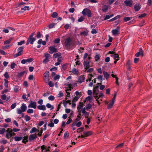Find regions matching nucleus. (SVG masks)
I'll return each mask as SVG.
<instances>
[{
  "label": "nucleus",
  "mask_w": 152,
  "mask_h": 152,
  "mask_svg": "<svg viewBox=\"0 0 152 152\" xmlns=\"http://www.w3.org/2000/svg\"><path fill=\"white\" fill-rule=\"evenodd\" d=\"M143 52L142 48L139 49V51L137 52L135 55V56L136 57H138L140 55H143Z\"/></svg>",
  "instance_id": "nucleus-12"
},
{
  "label": "nucleus",
  "mask_w": 152,
  "mask_h": 152,
  "mask_svg": "<svg viewBox=\"0 0 152 152\" xmlns=\"http://www.w3.org/2000/svg\"><path fill=\"white\" fill-rule=\"evenodd\" d=\"M41 37V34H40V32L39 31H38L37 33V35L36 36L37 37V38H40Z\"/></svg>",
  "instance_id": "nucleus-64"
},
{
  "label": "nucleus",
  "mask_w": 152,
  "mask_h": 152,
  "mask_svg": "<svg viewBox=\"0 0 152 152\" xmlns=\"http://www.w3.org/2000/svg\"><path fill=\"white\" fill-rule=\"evenodd\" d=\"M20 108L24 112L26 110L27 107L25 104L23 103L21 104V106L20 107Z\"/></svg>",
  "instance_id": "nucleus-18"
},
{
  "label": "nucleus",
  "mask_w": 152,
  "mask_h": 152,
  "mask_svg": "<svg viewBox=\"0 0 152 152\" xmlns=\"http://www.w3.org/2000/svg\"><path fill=\"white\" fill-rule=\"evenodd\" d=\"M43 75L44 77V79L45 83H47L48 82L49 80V72L48 71H46L43 74Z\"/></svg>",
  "instance_id": "nucleus-5"
},
{
  "label": "nucleus",
  "mask_w": 152,
  "mask_h": 152,
  "mask_svg": "<svg viewBox=\"0 0 152 152\" xmlns=\"http://www.w3.org/2000/svg\"><path fill=\"white\" fill-rule=\"evenodd\" d=\"M131 19V18L129 17H125L124 18V20L125 22H127L130 20Z\"/></svg>",
  "instance_id": "nucleus-39"
},
{
  "label": "nucleus",
  "mask_w": 152,
  "mask_h": 152,
  "mask_svg": "<svg viewBox=\"0 0 152 152\" xmlns=\"http://www.w3.org/2000/svg\"><path fill=\"white\" fill-rule=\"evenodd\" d=\"M92 132L91 131H85L83 132V134L84 135L85 137H87L91 135L92 134Z\"/></svg>",
  "instance_id": "nucleus-17"
},
{
  "label": "nucleus",
  "mask_w": 152,
  "mask_h": 152,
  "mask_svg": "<svg viewBox=\"0 0 152 152\" xmlns=\"http://www.w3.org/2000/svg\"><path fill=\"white\" fill-rule=\"evenodd\" d=\"M7 98V96L5 94H3L1 96V98L3 100H5Z\"/></svg>",
  "instance_id": "nucleus-43"
},
{
  "label": "nucleus",
  "mask_w": 152,
  "mask_h": 152,
  "mask_svg": "<svg viewBox=\"0 0 152 152\" xmlns=\"http://www.w3.org/2000/svg\"><path fill=\"white\" fill-rule=\"evenodd\" d=\"M60 41V39L58 38H56L54 40V42L55 44H57L59 43Z\"/></svg>",
  "instance_id": "nucleus-55"
},
{
  "label": "nucleus",
  "mask_w": 152,
  "mask_h": 152,
  "mask_svg": "<svg viewBox=\"0 0 152 152\" xmlns=\"http://www.w3.org/2000/svg\"><path fill=\"white\" fill-rule=\"evenodd\" d=\"M25 119L26 121L27 122L31 119V118L30 116L26 115L25 116Z\"/></svg>",
  "instance_id": "nucleus-37"
},
{
  "label": "nucleus",
  "mask_w": 152,
  "mask_h": 152,
  "mask_svg": "<svg viewBox=\"0 0 152 152\" xmlns=\"http://www.w3.org/2000/svg\"><path fill=\"white\" fill-rule=\"evenodd\" d=\"M36 40V39L35 37H29L27 40L26 45H28L30 43L31 44H33L34 42Z\"/></svg>",
  "instance_id": "nucleus-6"
},
{
  "label": "nucleus",
  "mask_w": 152,
  "mask_h": 152,
  "mask_svg": "<svg viewBox=\"0 0 152 152\" xmlns=\"http://www.w3.org/2000/svg\"><path fill=\"white\" fill-rule=\"evenodd\" d=\"M4 86L6 88H7L8 87V83H9L8 81V80L7 79H4Z\"/></svg>",
  "instance_id": "nucleus-30"
},
{
  "label": "nucleus",
  "mask_w": 152,
  "mask_h": 152,
  "mask_svg": "<svg viewBox=\"0 0 152 152\" xmlns=\"http://www.w3.org/2000/svg\"><path fill=\"white\" fill-rule=\"evenodd\" d=\"M17 105V103L15 102L12 104L10 107V108L11 109H14L16 106Z\"/></svg>",
  "instance_id": "nucleus-41"
},
{
  "label": "nucleus",
  "mask_w": 152,
  "mask_h": 152,
  "mask_svg": "<svg viewBox=\"0 0 152 152\" xmlns=\"http://www.w3.org/2000/svg\"><path fill=\"white\" fill-rule=\"evenodd\" d=\"M7 142V141L6 140H4L0 141V143L3 144H5Z\"/></svg>",
  "instance_id": "nucleus-49"
},
{
  "label": "nucleus",
  "mask_w": 152,
  "mask_h": 152,
  "mask_svg": "<svg viewBox=\"0 0 152 152\" xmlns=\"http://www.w3.org/2000/svg\"><path fill=\"white\" fill-rule=\"evenodd\" d=\"M69 136V134L68 133V132H65L64 134V138H65L66 137H68Z\"/></svg>",
  "instance_id": "nucleus-59"
},
{
  "label": "nucleus",
  "mask_w": 152,
  "mask_h": 152,
  "mask_svg": "<svg viewBox=\"0 0 152 152\" xmlns=\"http://www.w3.org/2000/svg\"><path fill=\"white\" fill-rule=\"evenodd\" d=\"M61 53H58L54 54L53 55V57L55 58L59 57L61 56Z\"/></svg>",
  "instance_id": "nucleus-32"
},
{
  "label": "nucleus",
  "mask_w": 152,
  "mask_h": 152,
  "mask_svg": "<svg viewBox=\"0 0 152 152\" xmlns=\"http://www.w3.org/2000/svg\"><path fill=\"white\" fill-rule=\"evenodd\" d=\"M82 13L83 15H86L88 17L90 18L91 17V11L88 8L84 9L82 11Z\"/></svg>",
  "instance_id": "nucleus-1"
},
{
  "label": "nucleus",
  "mask_w": 152,
  "mask_h": 152,
  "mask_svg": "<svg viewBox=\"0 0 152 152\" xmlns=\"http://www.w3.org/2000/svg\"><path fill=\"white\" fill-rule=\"evenodd\" d=\"M112 32L113 35L115 36L119 34V31L115 29L113 30Z\"/></svg>",
  "instance_id": "nucleus-23"
},
{
  "label": "nucleus",
  "mask_w": 152,
  "mask_h": 152,
  "mask_svg": "<svg viewBox=\"0 0 152 152\" xmlns=\"http://www.w3.org/2000/svg\"><path fill=\"white\" fill-rule=\"evenodd\" d=\"M6 132L7 133L5 136V137L7 139H9L12 137L11 129L10 128H8Z\"/></svg>",
  "instance_id": "nucleus-7"
},
{
  "label": "nucleus",
  "mask_w": 152,
  "mask_h": 152,
  "mask_svg": "<svg viewBox=\"0 0 152 152\" xmlns=\"http://www.w3.org/2000/svg\"><path fill=\"white\" fill-rule=\"evenodd\" d=\"M25 42V41L24 40H23L20 42H18V45L19 46L23 44H24Z\"/></svg>",
  "instance_id": "nucleus-44"
},
{
  "label": "nucleus",
  "mask_w": 152,
  "mask_h": 152,
  "mask_svg": "<svg viewBox=\"0 0 152 152\" xmlns=\"http://www.w3.org/2000/svg\"><path fill=\"white\" fill-rule=\"evenodd\" d=\"M14 91L15 92V93L17 92L19 90L18 86H15V87H14Z\"/></svg>",
  "instance_id": "nucleus-52"
},
{
  "label": "nucleus",
  "mask_w": 152,
  "mask_h": 152,
  "mask_svg": "<svg viewBox=\"0 0 152 152\" xmlns=\"http://www.w3.org/2000/svg\"><path fill=\"white\" fill-rule=\"evenodd\" d=\"M26 72L25 71H23L22 72H19L18 73L17 75V77L18 78L21 77Z\"/></svg>",
  "instance_id": "nucleus-24"
},
{
  "label": "nucleus",
  "mask_w": 152,
  "mask_h": 152,
  "mask_svg": "<svg viewBox=\"0 0 152 152\" xmlns=\"http://www.w3.org/2000/svg\"><path fill=\"white\" fill-rule=\"evenodd\" d=\"M37 129L35 127H33L32 128L31 131H30V133L31 134L34 132L37 131Z\"/></svg>",
  "instance_id": "nucleus-40"
},
{
  "label": "nucleus",
  "mask_w": 152,
  "mask_h": 152,
  "mask_svg": "<svg viewBox=\"0 0 152 152\" xmlns=\"http://www.w3.org/2000/svg\"><path fill=\"white\" fill-rule=\"evenodd\" d=\"M111 56L113 57L114 59H116L118 57V55L116 53H115L113 55H111Z\"/></svg>",
  "instance_id": "nucleus-56"
},
{
  "label": "nucleus",
  "mask_w": 152,
  "mask_h": 152,
  "mask_svg": "<svg viewBox=\"0 0 152 152\" xmlns=\"http://www.w3.org/2000/svg\"><path fill=\"white\" fill-rule=\"evenodd\" d=\"M33 60L32 58H30L26 59V63L27 62L30 63L33 61Z\"/></svg>",
  "instance_id": "nucleus-51"
},
{
  "label": "nucleus",
  "mask_w": 152,
  "mask_h": 152,
  "mask_svg": "<svg viewBox=\"0 0 152 152\" xmlns=\"http://www.w3.org/2000/svg\"><path fill=\"white\" fill-rule=\"evenodd\" d=\"M55 25V24L54 23L50 24L48 26V27L49 28L51 29L53 28Z\"/></svg>",
  "instance_id": "nucleus-48"
},
{
  "label": "nucleus",
  "mask_w": 152,
  "mask_h": 152,
  "mask_svg": "<svg viewBox=\"0 0 152 152\" xmlns=\"http://www.w3.org/2000/svg\"><path fill=\"white\" fill-rule=\"evenodd\" d=\"M6 132L5 129L4 128H0V134H3Z\"/></svg>",
  "instance_id": "nucleus-34"
},
{
  "label": "nucleus",
  "mask_w": 152,
  "mask_h": 152,
  "mask_svg": "<svg viewBox=\"0 0 152 152\" xmlns=\"http://www.w3.org/2000/svg\"><path fill=\"white\" fill-rule=\"evenodd\" d=\"M13 39V38H11L5 41L4 42V45H7L9 44L10 43V42Z\"/></svg>",
  "instance_id": "nucleus-26"
},
{
  "label": "nucleus",
  "mask_w": 152,
  "mask_h": 152,
  "mask_svg": "<svg viewBox=\"0 0 152 152\" xmlns=\"http://www.w3.org/2000/svg\"><path fill=\"white\" fill-rule=\"evenodd\" d=\"M4 76V77L6 78L5 79H8L10 77L9 75L8 74V73L7 72H5Z\"/></svg>",
  "instance_id": "nucleus-35"
},
{
  "label": "nucleus",
  "mask_w": 152,
  "mask_h": 152,
  "mask_svg": "<svg viewBox=\"0 0 152 152\" xmlns=\"http://www.w3.org/2000/svg\"><path fill=\"white\" fill-rule=\"evenodd\" d=\"M46 106L47 108H50V110H53L54 108L53 105H51L49 103L47 104Z\"/></svg>",
  "instance_id": "nucleus-28"
},
{
  "label": "nucleus",
  "mask_w": 152,
  "mask_h": 152,
  "mask_svg": "<svg viewBox=\"0 0 152 152\" xmlns=\"http://www.w3.org/2000/svg\"><path fill=\"white\" fill-rule=\"evenodd\" d=\"M24 48V46L19 47L17 50L18 52L16 54L14 55V57L16 58L18 56H20L23 53V50Z\"/></svg>",
  "instance_id": "nucleus-2"
},
{
  "label": "nucleus",
  "mask_w": 152,
  "mask_h": 152,
  "mask_svg": "<svg viewBox=\"0 0 152 152\" xmlns=\"http://www.w3.org/2000/svg\"><path fill=\"white\" fill-rule=\"evenodd\" d=\"M58 15V14L56 12H54L52 14L51 16L52 17L54 18H56Z\"/></svg>",
  "instance_id": "nucleus-36"
},
{
  "label": "nucleus",
  "mask_w": 152,
  "mask_h": 152,
  "mask_svg": "<svg viewBox=\"0 0 152 152\" xmlns=\"http://www.w3.org/2000/svg\"><path fill=\"white\" fill-rule=\"evenodd\" d=\"M33 110L30 109H28L27 111V112L28 113H33Z\"/></svg>",
  "instance_id": "nucleus-60"
},
{
  "label": "nucleus",
  "mask_w": 152,
  "mask_h": 152,
  "mask_svg": "<svg viewBox=\"0 0 152 152\" xmlns=\"http://www.w3.org/2000/svg\"><path fill=\"white\" fill-rule=\"evenodd\" d=\"M37 137V136L36 134H31L29 137V140L30 141L35 140Z\"/></svg>",
  "instance_id": "nucleus-10"
},
{
  "label": "nucleus",
  "mask_w": 152,
  "mask_h": 152,
  "mask_svg": "<svg viewBox=\"0 0 152 152\" xmlns=\"http://www.w3.org/2000/svg\"><path fill=\"white\" fill-rule=\"evenodd\" d=\"M49 134L47 133L44 136L42 140L43 141H44L46 139V138L50 135Z\"/></svg>",
  "instance_id": "nucleus-45"
},
{
  "label": "nucleus",
  "mask_w": 152,
  "mask_h": 152,
  "mask_svg": "<svg viewBox=\"0 0 152 152\" xmlns=\"http://www.w3.org/2000/svg\"><path fill=\"white\" fill-rule=\"evenodd\" d=\"M48 84L50 87H53L54 85V84L51 81L49 82Z\"/></svg>",
  "instance_id": "nucleus-63"
},
{
  "label": "nucleus",
  "mask_w": 152,
  "mask_h": 152,
  "mask_svg": "<svg viewBox=\"0 0 152 152\" xmlns=\"http://www.w3.org/2000/svg\"><path fill=\"white\" fill-rule=\"evenodd\" d=\"M145 23L144 20H143L141 23H140L138 26H142L144 25Z\"/></svg>",
  "instance_id": "nucleus-58"
},
{
  "label": "nucleus",
  "mask_w": 152,
  "mask_h": 152,
  "mask_svg": "<svg viewBox=\"0 0 152 152\" xmlns=\"http://www.w3.org/2000/svg\"><path fill=\"white\" fill-rule=\"evenodd\" d=\"M60 77V76L59 75H56L54 77V79L55 80H57L59 79Z\"/></svg>",
  "instance_id": "nucleus-61"
},
{
  "label": "nucleus",
  "mask_w": 152,
  "mask_h": 152,
  "mask_svg": "<svg viewBox=\"0 0 152 152\" xmlns=\"http://www.w3.org/2000/svg\"><path fill=\"white\" fill-rule=\"evenodd\" d=\"M23 137H22L15 136L14 137L15 140L16 141H20L23 139Z\"/></svg>",
  "instance_id": "nucleus-25"
},
{
  "label": "nucleus",
  "mask_w": 152,
  "mask_h": 152,
  "mask_svg": "<svg viewBox=\"0 0 152 152\" xmlns=\"http://www.w3.org/2000/svg\"><path fill=\"white\" fill-rule=\"evenodd\" d=\"M29 10L30 8L29 6H26L24 7H22L21 8V10L23 11V12L26 10Z\"/></svg>",
  "instance_id": "nucleus-27"
},
{
  "label": "nucleus",
  "mask_w": 152,
  "mask_h": 152,
  "mask_svg": "<svg viewBox=\"0 0 152 152\" xmlns=\"http://www.w3.org/2000/svg\"><path fill=\"white\" fill-rule=\"evenodd\" d=\"M92 100V98L91 96H88L86 98V101H91Z\"/></svg>",
  "instance_id": "nucleus-53"
},
{
  "label": "nucleus",
  "mask_w": 152,
  "mask_h": 152,
  "mask_svg": "<svg viewBox=\"0 0 152 152\" xmlns=\"http://www.w3.org/2000/svg\"><path fill=\"white\" fill-rule=\"evenodd\" d=\"M124 3L126 6L129 7H131L132 4V2L129 0H126L124 1Z\"/></svg>",
  "instance_id": "nucleus-9"
},
{
  "label": "nucleus",
  "mask_w": 152,
  "mask_h": 152,
  "mask_svg": "<svg viewBox=\"0 0 152 152\" xmlns=\"http://www.w3.org/2000/svg\"><path fill=\"white\" fill-rule=\"evenodd\" d=\"M74 43L72 42L70 37H68L65 39L64 42V45L66 47H70Z\"/></svg>",
  "instance_id": "nucleus-3"
},
{
  "label": "nucleus",
  "mask_w": 152,
  "mask_h": 152,
  "mask_svg": "<svg viewBox=\"0 0 152 152\" xmlns=\"http://www.w3.org/2000/svg\"><path fill=\"white\" fill-rule=\"evenodd\" d=\"M83 65L84 67H85V69H87L89 68L90 66V63H89V62L88 63L86 62L85 61H84L83 62Z\"/></svg>",
  "instance_id": "nucleus-19"
},
{
  "label": "nucleus",
  "mask_w": 152,
  "mask_h": 152,
  "mask_svg": "<svg viewBox=\"0 0 152 152\" xmlns=\"http://www.w3.org/2000/svg\"><path fill=\"white\" fill-rule=\"evenodd\" d=\"M84 19V18L83 16H81L78 19V21L79 22L83 21Z\"/></svg>",
  "instance_id": "nucleus-54"
},
{
  "label": "nucleus",
  "mask_w": 152,
  "mask_h": 152,
  "mask_svg": "<svg viewBox=\"0 0 152 152\" xmlns=\"http://www.w3.org/2000/svg\"><path fill=\"white\" fill-rule=\"evenodd\" d=\"M95 60L96 61H98L100 59V56L99 55L97 54L95 56Z\"/></svg>",
  "instance_id": "nucleus-62"
},
{
  "label": "nucleus",
  "mask_w": 152,
  "mask_h": 152,
  "mask_svg": "<svg viewBox=\"0 0 152 152\" xmlns=\"http://www.w3.org/2000/svg\"><path fill=\"white\" fill-rule=\"evenodd\" d=\"M86 71L87 72L91 73V72H92L93 71L94 69L93 68H88V69H86Z\"/></svg>",
  "instance_id": "nucleus-42"
},
{
  "label": "nucleus",
  "mask_w": 152,
  "mask_h": 152,
  "mask_svg": "<svg viewBox=\"0 0 152 152\" xmlns=\"http://www.w3.org/2000/svg\"><path fill=\"white\" fill-rule=\"evenodd\" d=\"M103 73L104 77L107 80L110 76V74H108L107 72L105 71H104L103 72Z\"/></svg>",
  "instance_id": "nucleus-22"
},
{
  "label": "nucleus",
  "mask_w": 152,
  "mask_h": 152,
  "mask_svg": "<svg viewBox=\"0 0 152 152\" xmlns=\"http://www.w3.org/2000/svg\"><path fill=\"white\" fill-rule=\"evenodd\" d=\"M37 108L39 110H45L46 109V107L45 105H40L37 106Z\"/></svg>",
  "instance_id": "nucleus-15"
},
{
  "label": "nucleus",
  "mask_w": 152,
  "mask_h": 152,
  "mask_svg": "<svg viewBox=\"0 0 152 152\" xmlns=\"http://www.w3.org/2000/svg\"><path fill=\"white\" fill-rule=\"evenodd\" d=\"M48 99L50 101H53L55 99V97L52 95H50L48 98Z\"/></svg>",
  "instance_id": "nucleus-46"
},
{
  "label": "nucleus",
  "mask_w": 152,
  "mask_h": 152,
  "mask_svg": "<svg viewBox=\"0 0 152 152\" xmlns=\"http://www.w3.org/2000/svg\"><path fill=\"white\" fill-rule=\"evenodd\" d=\"M72 72L75 75H78L79 73V71L75 68H74L72 70Z\"/></svg>",
  "instance_id": "nucleus-21"
},
{
  "label": "nucleus",
  "mask_w": 152,
  "mask_h": 152,
  "mask_svg": "<svg viewBox=\"0 0 152 152\" xmlns=\"http://www.w3.org/2000/svg\"><path fill=\"white\" fill-rule=\"evenodd\" d=\"M81 35H84V36H87L88 35V32L85 31H84L80 32Z\"/></svg>",
  "instance_id": "nucleus-50"
},
{
  "label": "nucleus",
  "mask_w": 152,
  "mask_h": 152,
  "mask_svg": "<svg viewBox=\"0 0 152 152\" xmlns=\"http://www.w3.org/2000/svg\"><path fill=\"white\" fill-rule=\"evenodd\" d=\"M36 103L35 102L31 101L30 104L28 106V107H30L34 109L36 108Z\"/></svg>",
  "instance_id": "nucleus-11"
},
{
  "label": "nucleus",
  "mask_w": 152,
  "mask_h": 152,
  "mask_svg": "<svg viewBox=\"0 0 152 152\" xmlns=\"http://www.w3.org/2000/svg\"><path fill=\"white\" fill-rule=\"evenodd\" d=\"M114 102L111 101L107 106V108L109 109L111 108L113 106Z\"/></svg>",
  "instance_id": "nucleus-29"
},
{
  "label": "nucleus",
  "mask_w": 152,
  "mask_h": 152,
  "mask_svg": "<svg viewBox=\"0 0 152 152\" xmlns=\"http://www.w3.org/2000/svg\"><path fill=\"white\" fill-rule=\"evenodd\" d=\"M120 18V15H118L115 17L109 20V21L110 22L111 21H114V20H115L119 18Z\"/></svg>",
  "instance_id": "nucleus-31"
},
{
  "label": "nucleus",
  "mask_w": 152,
  "mask_h": 152,
  "mask_svg": "<svg viewBox=\"0 0 152 152\" xmlns=\"http://www.w3.org/2000/svg\"><path fill=\"white\" fill-rule=\"evenodd\" d=\"M49 49L50 50V53H53V52H56L57 51V49L53 46L49 47Z\"/></svg>",
  "instance_id": "nucleus-13"
},
{
  "label": "nucleus",
  "mask_w": 152,
  "mask_h": 152,
  "mask_svg": "<svg viewBox=\"0 0 152 152\" xmlns=\"http://www.w3.org/2000/svg\"><path fill=\"white\" fill-rule=\"evenodd\" d=\"M134 9L136 11H138L141 8V7L139 4H136L134 6Z\"/></svg>",
  "instance_id": "nucleus-14"
},
{
  "label": "nucleus",
  "mask_w": 152,
  "mask_h": 152,
  "mask_svg": "<svg viewBox=\"0 0 152 152\" xmlns=\"http://www.w3.org/2000/svg\"><path fill=\"white\" fill-rule=\"evenodd\" d=\"M23 112V111L20 108H18L17 109V113L18 114H20Z\"/></svg>",
  "instance_id": "nucleus-33"
},
{
  "label": "nucleus",
  "mask_w": 152,
  "mask_h": 152,
  "mask_svg": "<svg viewBox=\"0 0 152 152\" xmlns=\"http://www.w3.org/2000/svg\"><path fill=\"white\" fill-rule=\"evenodd\" d=\"M16 65V64L15 63L12 62L10 65V68L12 69H13Z\"/></svg>",
  "instance_id": "nucleus-47"
},
{
  "label": "nucleus",
  "mask_w": 152,
  "mask_h": 152,
  "mask_svg": "<svg viewBox=\"0 0 152 152\" xmlns=\"http://www.w3.org/2000/svg\"><path fill=\"white\" fill-rule=\"evenodd\" d=\"M44 57L45 59L43 60L42 63L44 64H46L49 61V58L50 56V55L48 53H45L44 54Z\"/></svg>",
  "instance_id": "nucleus-4"
},
{
  "label": "nucleus",
  "mask_w": 152,
  "mask_h": 152,
  "mask_svg": "<svg viewBox=\"0 0 152 152\" xmlns=\"http://www.w3.org/2000/svg\"><path fill=\"white\" fill-rule=\"evenodd\" d=\"M85 79V77L83 75H81L78 77V82L79 83L81 84L84 82Z\"/></svg>",
  "instance_id": "nucleus-8"
},
{
  "label": "nucleus",
  "mask_w": 152,
  "mask_h": 152,
  "mask_svg": "<svg viewBox=\"0 0 152 152\" xmlns=\"http://www.w3.org/2000/svg\"><path fill=\"white\" fill-rule=\"evenodd\" d=\"M82 124V123L81 121H79L77 123L74 122L72 124V127L76 126L78 127H80Z\"/></svg>",
  "instance_id": "nucleus-16"
},
{
  "label": "nucleus",
  "mask_w": 152,
  "mask_h": 152,
  "mask_svg": "<svg viewBox=\"0 0 152 152\" xmlns=\"http://www.w3.org/2000/svg\"><path fill=\"white\" fill-rule=\"evenodd\" d=\"M62 67L61 69L64 70H65L66 68V64H64L62 65Z\"/></svg>",
  "instance_id": "nucleus-57"
},
{
  "label": "nucleus",
  "mask_w": 152,
  "mask_h": 152,
  "mask_svg": "<svg viewBox=\"0 0 152 152\" xmlns=\"http://www.w3.org/2000/svg\"><path fill=\"white\" fill-rule=\"evenodd\" d=\"M109 6L104 4L103 5L102 11L104 12H106L108 10Z\"/></svg>",
  "instance_id": "nucleus-20"
},
{
  "label": "nucleus",
  "mask_w": 152,
  "mask_h": 152,
  "mask_svg": "<svg viewBox=\"0 0 152 152\" xmlns=\"http://www.w3.org/2000/svg\"><path fill=\"white\" fill-rule=\"evenodd\" d=\"M91 105L90 104H86V109L87 110H88L90 109L91 107Z\"/></svg>",
  "instance_id": "nucleus-38"
}]
</instances>
